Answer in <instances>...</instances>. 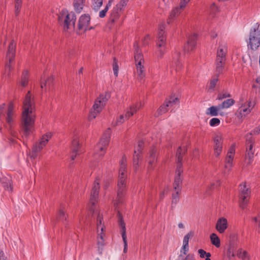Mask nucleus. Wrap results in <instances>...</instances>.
I'll return each mask as SVG.
<instances>
[{"label": "nucleus", "mask_w": 260, "mask_h": 260, "mask_svg": "<svg viewBox=\"0 0 260 260\" xmlns=\"http://www.w3.org/2000/svg\"><path fill=\"white\" fill-rule=\"evenodd\" d=\"M85 0H74L73 6L77 13H80L83 9Z\"/></svg>", "instance_id": "34"}, {"label": "nucleus", "mask_w": 260, "mask_h": 260, "mask_svg": "<svg viewBox=\"0 0 260 260\" xmlns=\"http://www.w3.org/2000/svg\"><path fill=\"white\" fill-rule=\"evenodd\" d=\"M255 82L258 84V88L260 89V76L256 78Z\"/></svg>", "instance_id": "61"}, {"label": "nucleus", "mask_w": 260, "mask_h": 260, "mask_svg": "<svg viewBox=\"0 0 260 260\" xmlns=\"http://www.w3.org/2000/svg\"><path fill=\"white\" fill-rule=\"evenodd\" d=\"M58 19L64 31L73 30L74 29L76 16L73 12L69 13L66 10H63L60 13Z\"/></svg>", "instance_id": "4"}, {"label": "nucleus", "mask_w": 260, "mask_h": 260, "mask_svg": "<svg viewBox=\"0 0 260 260\" xmlns=\"http://www.w3.org/2000/svg\"><path fill=\"white\" fill-rule=\"evenodd\" d=\"M210 240L211 243L217 248L220 246V240L216 234L212 233L210 235Z\"/></svg>", "instance_id": "41"}, {"label": "nucleus", "mask_w": 260, "mask_h": 260, "mask_svg": "<svg viewBox=\"0 0 260 260\" xmlns=\"http://www.w3.org/2000/svg\"><path fill=\"white\" fill-rule=\"evenodd\" d=\"M57 219L61 221L66 220L67 215L62 208H60L57 216Z\"/></svg>", "instance_id": "44"}, {"label": "nucleus", "mask_w": 260, "mask_h": 260, "mask_svg": "<svg viewBox=\"0 0 260 260\" xmlns=\"http://www.w3.org/2000/svg\"><path fill=\"white\" fill-rule=\"evenodd\" d=\"M179 101L177 98H171L169 100L165 101V103L161 105L157 110L158 115L167 112L169 107H172L177 104Z\"/></svg>", "instance_id": "22"}, {"label": "nucleus", "mask_w": 260, "mask_h": 260, "mask_svg": "<svg viewBox=\"0 0 260 260\" xmlns=\"http://www.w3.org/2000/svg\"><path fill=\"white\" fill-rule=\"evenodd\" d=\"M144 142L143 141H139L138 142L137 148L134 150L133 166L136 171L139 168V162L140 158V154L143 148Z\"/></svg>", "instance_id": "19"}, {"label": "nucleus", "mask_w": 260, "mask_h": 260, "mask_svg": "<svg viewBox=\"0 0 260 260\" xmlns=\"http://www.w3.org/2000/svg\"><path fill=\"white\" fill-rule=\"evenodd\" d=\"M190 0H181L180 3V8H184Z\"/></svg>", "instance_id": "57"}, {"label": "nucleus", "mask_w": 260, "mask_h": 260, "mask_svg": "<svg viewBox=\"0 0 260 260\" xmlns=\"http://www.w3.org/2000/svg\"><path fill=\"white\" fill-rule=\"evenodd\" d=\"M178 226L179 229H184V224L181 222L179 223L178 224Z\"/></svg>", "instance_id": "62"}, {"label": "nucleus", "mask_w": 260, "mask_h": 260, "mask_svg": "<svg viewBox=\"0 0 260 260\" xmlns=\"http://www.w3.org/2000/svg\"><path fill=\"white\" fill-rule=\"evenodd\" d=\"M231 95L230 93L227 92H222L218 94L217 99L219 100H222L227 98H230Z\"/></svg>", "instance_id": "50"}, {"label": "nucleus", "mask_w": 260, "mask_h": 260, "mask_svg": "<svg viewBox=\"0 0 260 260\" xmlns=\"http://www.w3.org/2000/svg\"><path fill=\"white\" fill-rule=\"evenodd\" d=\"M128 0H120L109 12L108 23L113 25L116 23H120L122 15L127 4Z\"/></svg>", "instance_id": "3"}, {"label": "nucleus", "mask_w": 260, "mask_h": 260, "mask_svg": "<svg viewBox=\"0 0 260 260\" xmlns=\"http://www.w3.org/2000/svg\"><path fill=\"white\" fill-rule=\"evenodd\" d=\"M83 68H81L78 71V74H82V72H83Z\"/></svg>", "instance_id": "64"}, {"label": "nucleus", "mask_w": 260, "mask_h": 260, "mask_svg": "<svg viewBox=\"0 0 260 260\" xmlns=\"http://www.w3.org/2000/svg\"><path fill=\"white\" fill-rule=\"evenodd\" d=\"M189 250L188 244H183L181 249V253H182L184 255H186L187 252Z\"/></svg>", "instance_id": "53"}, {"label": "nucleus", "mask_w": 260, "mask_h": 260, "mask_svg": "<svg viewBox=\"0 0 260 260\" xmlns=\"http://www.w3.org/2000/svg\"><path fill=\"white\" fill-rule=\"evenodd\" d=\"M91 7L92 9L98 11L100 10L103 4V0H91Z\"/></svg>", "instance_id": "42"}, {"label": "nucleus", "mask_w": 260, "mask_h": 260, "mask_svg": "<svg viewBox=\"0 0 260 260\" xmlns=\"http://www.w3.org/2000/svg\"><path fill=\"white\" fill-rule=\"evenodd\" d=\"M109 97V94L108 93H106L105 94H101L96 99L92 106V109L88 115V119L89 120H92L94 119L98 114L102 111L104 107L105 106Z\"/></svg>", "instance_id": "7"}, {"label": "nucleus", "mask_w": 260, "mask_h": 260, "mask_svg": "<svg viewBox=\"0 0 260 260\" xmlns=\"http://www.w3.org/2000/svg\"><path fill=\"white\" fill-rule=\"evenodd\" d=\"M110 129L108 128L104 133L102 139L95 147L94 158L102 157L105 153L107 147L110 140Z\"/></svg>", "instance_id": "9"}, {"label": "nucleus", "mask_w": 260, "mask_h": 260, "mask_svg": "<svg viewBox=\"0 0 260 260\" xmlns=\"http://www.w3.org/2000/svg\"><path fill=\"white\" fill-rule=\"evenodd\" d=\"M221 110L219 105L214 106H212L208 108L206 111V114L211 116H216L219 114V111Z\"/></svg>", "instance_id": "32"}, {"label": "nucleus", "mask_w": 260, "mask_h": 260, "mask_svg": "<svg viewBox=\"0 0 260 260\" xmlns=\"http://www.w3.org/2000/svg\"><path fill=\"white\" fill-rule=\"evenodd\" d=\"M220 121L217 118H212L209 122V124L211 126H216L220 124Z\"/></svg>", "instance_id": "51"}, {"label": "nucleus", "mask_w": 260, "mask_h": 260, "mask_svg": "<svg viewBox=\"0 0 260 260\" xmlns=\"http://www.w3.org/2000/svg\"><path fill=\"white\" fill-rule=\"evenodd\" d=\"M111 7V6H109V5L107 4L104 9L100 11L99 14V17L101 18H104L106 16V14Z\"/></svg>", "instance_id": "47"}, {"label": "nucleus", "mask_w": 260, "mask_h": 260, "mask_svg": "<svg viewBox=\"0 0 260 260\" xmlns=\"http://www.w3.org/2000/svg\"><path fill=\"white\" fill-rule=\"evenodd\" d=\"M220 74L218 75L215 71V75L213 77L210 82L209 84V89L211 91H214L216 85H217L218 82V77Z\"/></svg>", "instance_id": "35"}, {"label": "nucleus", "mask_w": 260, "mask_h": 260, "mask_svg": "<svg viewBox=\"0 0 260 260\" xmlns=\"http://www.w3.org/2000/svg\"><path fill=\"white\" fill-rule=\"evenodd\" d=\"M228 228V221L224 218H219L216 223V229L220 233H223Z\"/></svg>", "instance_id": "29"}, {"label": "nucleus", "mask_w": 260, "mask_h": 260, "mask_svg": "<svg viewBox=\"0 0 260 260\" xmlns=\"http://www.w3.org/2000/svg\"><path fill=\"white\" fill-rule=\"evenodd\" d=\"M0 260H7L4 252L0 249Z\"/></svg>", "instance_id": "59"}, {"label": "nucleus", "mask_w": 260, "mask_h": 260, "mask_svg": "<svg viewBox=\"0 0 260 260\" xmlns=\"http://www.w3.org/2000/svg\"><path fill=\"white\" fill-rule=\"evenodd\" d=\"M193 236V232L192 231L187 233L183 238V244H188V241L190 238Z\"/></svg>", "instance_id": "49"}, {"label": "nucleus", "mask_w": 260, "mask_h": 260, "mask_svg": "<svg viewBox=\"0 0 260 260\" xmlns=\"http://www.w3.org/2000/svg\"><path fill=\"white\" fill-rule=\"evenodd\" d=\"M22 5V0H15V12L16 15L20 12Z\"/></svg>", "instance_id": "46"}, {"label": "nucleus", "mask_w": 260, "mask_h": 260, "mask_svg": "<svg viewBox=\"0 0 260 260\" xmlns=\"http://www.w3.org/2000/svg\"><path fill=\"white\" fill-rule=\"evenodd\" d=\"M126 158L123 156L120 162L119 176L117 182V198L114 206L116 208L122 204L124 200V196L126 191Z\"/></svg>", "instance_id": "2"}, {"label": "nucleus", "mask_w": 260, "mask_h": 260, "mask_svg": "<svg viewBox=\"0 0 260 260\" xmlns=\"http://www.w3.org/2000/svg\"><path fill=\"white\" fill-rule=\"evenodd\" d=\"M182 9V8H180V6H179V7H176L173 10H172L169 16V18L167 20V23L168 24H170L174 20V19H175V18L179 15Z\"/></svg>", "instance_id": "33"}, {"label": "nucleus", "mask_w": 260, "mask_h": 260, "mask_svg": "<svg viewBox=\"0 0 260 260\" xmlns=\"http://www.w3.org/2000/svg\"><path fill=\"white\" fill-rule=\"evenodd\" d=\"M156 161V149L155 147L152 148L149 152V156L148 158V170L153 169V164Z\"/></svg>", "instance_id": "28"}, {"label": "nucleus", "mask_w": 260, "mask_h": 260, "mask_svg": "<svg viewBox=\"0 0 260 260\" xmlns=\"http://www.w3.org/2000/svg\"><path fill=\"white\" fill-rule=\"evenodd\" d=\"M118 65L117 63V60L116 58H114L113 63V70L114 72V75L115 77H117L118 75Z\"/></svg>", "instance_id": "48"}, {"label": "nucleus", "mask_w": 260, "mask_h": 260, "mask_svg": "<svg viewBox=\"0 0 260 260\" xmlns=\"http://www.w3.org/2000/svg\"><path fill=\"white\" fill-rule=\"evenodd\" d=\"M250 136V133L246 135V153L245 161L248 165H250L253 161L254 150L253 149V146L254 143V140Z\"/></svg>", "instance_id": "16"}, {"label": "nucleus", "mask_w": 260, "mask_h": 260, "mask_svg": "<svg viewBox=\"0 0 260 260\" xmlns=\"http://www.w3.org/2000/svg\"><path fill=\"white\" fill-rule=\"evenodd\" d=\"M99 189L100 181L99 179H96L94 182L90 195V203L93 206L96 202L97 199H98Z\"/></svg>", "instance_id": "26"}, {"label": "nucleus", "mask_w": 260, "mask_h": 260, "mask_svg": "<svg viewBox=\"0 0 260 260\" xmlns=\"http://www.w3.org/2000/svg\"><path fill=\"white\" fill-rule=\"evenodd\" d=\"M165 28L164 25H160L159 27L157 34V41L156 43L155 54L158 58H161L167 51Z\"/></svg>", "instance_id": "8"}, {"label": "nucleus", "mask_w": 260, "mask_h": 260, "mask_svg": "<svg viewBox=\"0 0 260 260\" xmlns=\"http://www.w3.org/2000/svg\"><path fill=\"white\" fill-rule=\"evenodd\" d=\"M198 253L200 254L201 258L206 257L205 260H211V254L209 252H206L204 250L200 249L198 250Z\"/></svg>", "instance_id": "43"}, {"label": "nucleus", "mask_w": 260, "mask_h": 260, "mask_svg": "<svg viewBox=\"0 0 260 260\" xmlns=\"http://www.w3.org/2000/svg\"><path fill=\"white\" fill-rule=\"evenodd\" d=\"M90 16L89 14H83L79 18L78 22V30L81 32L93 29L90 26Z\"/></svg>", "instance_id": "17"}, {"label": "nucleus", "mask_w": 260, "mask_h": 260, "mask_svg": "<svg viewBox=\"0 0 260 260\" xmlns=\"http://www.w3.org/2000/svg\"><path fill=\"white\" fill-rule=\"evenodd\" d=\"M136 73L140 79H142L145 76V69L144 67V59L141 51L137 47L134 55Z\"/></svg>", "instance_id": "10"}, {"label": "nucleus", "mask_w": 260, "mask_h": 260, "mask_svg": "<svg viewBox=\"0 0 260 260\" xmlns=\"http://www.w3.org/2000/svg\"><path fill=\"white\" fill-rule=\"evenodd\" d=\"M175 191V193L172 194V203L176 204L178 202L179 198V194L181 190H178V189H174Z\"/></svg>", "instance_id": "45"}, {"label": "nucleus", "mask_w": 260, "mask_h": 260, "mask_svg": "<svg viewBox=\"0 0 260 260\" xmlns=\"http://www.w3.org/2000/svg\"><path fill=\"white\" fill-rule=\"evenodd\" d=\"M23 108L22 117L23 129L24 135L27 137L32 133L36 117L34 101L31 98L30 91H28L25 95Z\"/></svg>", "instance_id": "1"}, {"label": "nucleus", "mask_w": 260, "mask_h": 260, "mask_svg": "<svg viewBox=\"0 0 260 260\" xmlns=\"http://www.w3.org/2000/svg\"><path fill=\"white\" fill-rule=\"evenodd\" d=\"M29 79V73L26 70L22 72L21 79H20V85L22 87H25L27 86Z\"/></svg>", "instance_id": "36"}, {"label": "nucleus", "mask_w": 260, "mask_h": 260, "mask_svg": "<svg viewBox=\"0 0 260 260\" xmlns=\"http://www.w3.org/2000/svg\"><path fill=\"white\" fill-rule=\"evenodd\" d=\"M115 0H109L108 3H107V4L109 5V6H112L113 2Z\"/></svg>", "instance_id": "63"}, {"label": "nucleus", "mask_w": 260, "mask_h": 260, "mask_svg": "<svg viewBox=\"0 0 260 260\" xmlns=\"http://www.w3.org/2000/svg\"><path fill=\"white\" fill-rule=\"evenodd\" d=\"M235 103V101L232 99H229L224 101L221 104H219L221 110L227 109L233 106Z\"/></svg>", "instance_id": "39"}, {"label": "nucleus", "mask_w": 260, "mask_h": 260, "mask_svg": "<svg viewBox=\"0 0 260 260\" xmlns=\"http://www.w3.org/2000/svg\"><path fill=\"white\" fill-rule=\"evenodd\" d=\"M179 53H175L173 54V61L170 64V68H174V66H175V71L178 72L180 70L182 67V64L178 60Z\"/></svg>", "instance_id": "30"}, {"label": "nucleus", "mask_w": 260, "mask_h": 260, "mask_svg": "<svg viewBox=\"0 0 260 260\" xmlns=\"http://www.w3.org/2000/svg\"><path fill=\"white\" fill-rule=\"evenodd\" d=\"M260 134V124L250 133V136Z\"/></svg>", "instance_id": "54"}, {"label": "nucleus", "mask_w": 260, "mask_h": 260, "mask_svg": "<svg viewBox=\"0 0 260 260\" xmlns=\"http://www.w3.org/2000/svg\"><path fill=\"white\" fill-rule=\"evenodd\" d=\"M227 50L228 46L226 43L224 42L220 43L217 51V56L215 62L216 72L218 75L221 74L223 73L225 61L226 59Z\"/></svg>", "instance_id": "6"}, {"label": "nucleus", "mask_w": 260, "mask_h": 260, "mask_svg": "<svg viewBox=\"0 0 260 260\" xmlns=\"http://www.w3.org/2000/svg\"><path fill=\"white\" fill-rule=\"evenodd\" d=\"M119 218H118V224L119 225L121 228V234L122 238V240L124 243V249L123 252L126 253L127 251V243L126 240V228L125 224L120 214V213L118 212Z\"/></svg>", "instance_id": "23"}, {"label": "nucleus", "mask_w": 260, "mask_h": 260, "mask_svg": "<svg viewBox=\"0 0 260 260\" xmlns=\"http://www.w3.org/2000/svg\"><path fill=\"white\" fill-rule=\"evenodd\" d=\"M254 220L255 222H258V230L260 232V215L258 217H254Z\"/></svg>", "instance_id": "60"}, {"label": "nucleus", "mask_w": 260, "mask_h": 260, "mask_svg": "<svg viewBox=\"0 0 260 260\" xmlns=\"http://www.w3.org/2000/svg\"><path fill=\"white\" fill-rule=\"evenodd\" d=\"M250 191L245 183L241 184L239 187L240 206L244 209L249 201Z\"/></svg>", "instance_id": "15"}, {"label": "nucleus", "mask_w": 260, "mask_h": 260, "mask_svg": "<svg viewBox=\"0 0 260 260\" xmlns=\"http://www.w3.org/2000/svg\"><path fill=\"white\" fill-rule=\"evenodd\" d=\"M141 106V103H137L131 105L129 108H127L125 114L120 115L116 119L115 125H119L127 120L131 116H133L135 113L140 108Z\"/></svg>", "instance_id": "13"}, {"label": "nucleus", "mask_w": 260, "mask_h": 260, "mask_svg": "<svg viewBox=\"0 0 260 260\" xmlns=\"http://www.w3.org/2000/svg\"><path fill=\"white\" fill-rule=\"evenodd\" d=\"M197 40V35L193 34L188 37L187 43L184 45V51L188 53L192 51L196 47Z\"/></svg>", "instance_id": "25"}, {"label": "nucleus", "mask_w": 260, "mask_h": 260, "mask_svg": "<svg viewBox=\"0 0 260 260\" xmlns=\"http://www.w3.org/2000/svg\"><path fill=\"white\" fill-rule=\"evenodd\" d=\"M183 172V168L182 165L179 164L177 165L176 172H175V176L174 179V182L173 184L174 189H181V184L182 182V178L181 177V175Z\"/></svg>", "instance_id": "20"}, {"label": "nucleus", "mask_w": 260, "mask_h": 260, "mask_svg": "<svg viewBox=\"0 0 260 260\" xmlns=\"http://www.w3.org/2000/svg\"><path fill=\"white\" fill-rule=\"evenodd\" d=\"M223 138L220 135H217L214 138V152L218 157L222 152Z\"/></svg>", "instance_id": "24"}, {"label": "nucleus", "mask_w": 260, "mask_h": 260, "mask_svg": "<svg viewBox=\"0 0 260 260\" xmlns=\"http://www.w3.org/2000/svg\"><path fill=\"white\" fill-rule=\"evenodd\" d=\"M3 186L5 188L9 191H11L12 190V187L11 186L10 182L8 181V182L3 184Z\"/></svg>", "instance_id": "55"}, {"label": "nucleus", "mask_w": 260, "mask_h": 260, "mask_svg": "<svg viewBox=\"0 0 260 260\" xmlns=\"http://www.w3.org/2000/svg\"><path fill=\"white\" fill-rule=\"evenodd\" d=\"M211 12L212 13H215L218 10V8L216 7L214 3H213L210 6Z\"/></svg>", "instance_id": "56"}, {"label": "nucleus", "mask_w": 260, "mask_h": 260, "mask_svg": "<svg viewBox=\"0 0 260 260\" xmlns=\"http://www.w3.org/2000/svg\"><path fill=\"white\" fill-rule=\"evenodd\" d=\"M240 106L238 110V112L241 117L245 116L249 114L253 107L255 104L252 102V99L249 98L248 101H245L243 99H241L239 102Z\"/></svg>", "instance_id": "14"}, {"label": "nucleus", "mask_w": 260, "mask_h": 260, "mask_svg": "<svg viewBox=\"0 0 260 260\" xmlns=\"http://www.w3.org/2000/svg\"><path fill=\"white\" fill-rule=\"evenodd\" d=\"M97 232H98V244L99 245H103V239H104V234L103 233V232L105 229L104 226L102 224V220L103 218L100 214H98L97 217Z\"/></svg>", "instance_id": "21"}, {"label": "nucleus", "mask_w": 260, "mask_h": 260, "mask_svg": "<svg viewBox=\"0 0 260 260\" xmlns=\"http://www.w3.org/2000/svg\"><path fill=\"white\" fill-rule=\"evenodd\" d=\"M237 255L239 258H241L242 260H250V256L248 253L245 250H243L241 248H240L237 250Z\"/></svg>", "instance_id": "37"}, {"label": "nucleus", "mask_w": 260, "mask_h": 260, "mask_svg": "<svg viewBox=\"0 0 260 260\" xmlns=\"http://www.w3.org/2000/svg\"><path fill=\"white\" fill-rule=\"evenodd\" d=\"M53 78L52 77H48L47 78L42 79L41 87L42 88H45V90H50L51 87L53 85Z\"/></svg>", "instance_id": "31"}, {"label": "nucleus", "mask_w": 260, "mask_h": 260, "mask_svg": "<svg viewBox=\"0 0 260 260\" xmlns=\"http://www.w3.org/2000/svg\"><path fill=\"white\" fill-rule=\"evenodd\" d=\"M186 151V148L183 147L182 148L181 147H179L177 150L176 152V157L177 159V165L182 164V160L183 154L185 153Z\"/></svg>", "instance_id": "38"}, {"label": "nucleus", "mask_w": 260, "mask_h": 260, "mask_svg": "<svg viewBox=\"0 0 260 260\" xmlns=\"http://www.w3.org/2000/svg\"><path fill=\"white\" fill-rule=\"evenodd\" d=\"M226 254H227V256L229 258H231L234 257L235 254L234 248L232 247H230L227 250Z\"/></svg>", "instance_id": "52"}, {"label": "nucleus", "mask_w": 260, "mask_h": 260, "mask_svg": "<svg viewBox=\"0 0 260 260\" xmlns=\"http://www.w3.org/2000/svg\"><path fill=\"white\" fill-rule=\"evenodd\" d=\"M235 144H232L229 148L224 160V167L230 171L233 167L235 154Z\"/></svg>", "instance_id": "18"}, {"label": "nucleus", "mask_w": 260, "mask_h": 260, "mask_svg": "<svg viewBox=\"0 0 260 260\" xmlns=\"http://www.w3.org/2000/svg\"><path fill=\"white\" fill-rule=\"evenodd\" d=\"M51 137L52 134L51 133H47L42 136L39 142L36 143L32 148L31 157L35 159L37 157V153L40 152L46 145Z\"/></svg>", "instance_id": "11"}, {"label": "nucleus", "mask_w": 260, "mask_h": 260, "mask_svg": "<svg viewBox=\"0 0 260 260\" xmlns=\"http://www.w3.org/2000/svg\"><path fill=\"white\" fill-rule=\"evenodd\" d=\"M80 146L79 140L77 138L74 139L72 142L71 145V154L70 158L72 160H74L76 156L79 154L78 152L80 151Z\"/></svg>", "instance_id": "27"}, {"label": "nucleus", "mask_w": 260, "mask_h": 260, "mask_svg": "<svg viewBox=\"0 0 260 260\" xmlns=\"http://www.w3.org/2000/svg\"><path fill=\"white\" fill-rule=\"evenodd\" d=\"M258 23H255L250 29L248 41H247V48L249 50L255 51L260 46V28Z\"/></svg>", "instance_id": "5"}, {"label": "nucleus", "mask_w": 260, "mask_h": 260, "mask_svg": "<svg viewBox=\"0 0 260 260\" xmlns=\"http://www.w3.org/2000/svg\"><path fill=\"white\" fill-rule=\"evenodd\" d=\"M184 260H196L194 255L192 254L186 255Z\"/></svg>", "instance_id": "58"}, {"label": "nucleus", "mask_w": 260, "mask_h": 260, "mask_svg": "<svg viewBox=\"0 0 260 260\" xmlns=\"http://www.w3.org/2000/svg\"><path fill=\"white\" fill-rule=\"evenodd\" d=\"M13 105L12 104H10L8 107V112L7 115V122L10 124L13 121Z\"/></svg>", "instance_id": "40"}, {"label": "nucleus", "mask_w": 260, "mask_h": 260, "mask_svg": "<svg viewBox=\"0 0 260 260\" xmlns=\"http://www.w3.org/2000/svg\"><path fill=\"white\" fill-rule=\"evenodd\" d=\"M15 48L16 43L14 40H12L9 45L6 56V58L8 59L9 62L7 63L5 66V73L6 74H7L8 76H10L11 71V70H13L11 63L13 61L15 56Z\"/></svg>", "instance_id": "12"}]
</instances>
